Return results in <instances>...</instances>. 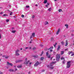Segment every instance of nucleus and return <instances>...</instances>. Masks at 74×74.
Returning a JSON list of instances; mask_svg holds the SVG:
<instances>
[{
	"label": "nucleus",
	"mask_w": 74,
	"mask_h": 74,
	"mask_svg": "<svg viewBox=\"0 0 74 74\" xmlns=\"http://www.w3.org/2000/svg\"><path fill=\"white\" fill-rule=\"evenodd\" d=\"M70 63H71V62L70 61H69L67 62L66 65V68H67L68 69L70 67V66H71V64Z\"/></svg>",
	"instance_id": "nucleus-1"
},
{
	"label": "nucleus",
	"mask_w": 74,
	"mask_h": 74,
	"mask_svg": "<svg viewBox=\"0 0 74 74\" xmlns=\"http://www.w3.org/2000/svg\"><path fill=\"white\" fill-rule=\"evenodd\" d=\"M56 60H57V61H58H58H59V59H60V56L59 55L57 54L56 56Z\"/></svg>",
	"instance_id": "nucleus-2"
},
{
	"label": "nucleus",
	"mask_w": 74,
	"mask_h": 74,
	"mask_svg": "<svg viewBox=\"0 0 74 74\" xmlns=\"http://www.w3.org/2000/svg\"><path fill=\"white\" fill-rule=\"evenodd\" d=\"M40 64V63L38 62V61H37L36 63L34 64V66H37L38 65Z\"/></svg>",
	"instance_id": "nucleus-3"
},
{
	"label": "nucleus",
	"mask_w": 74,
	"mask_h": 74,
	"mask_svg": "<svg viewBox=\"0 0 74 74\" xmlns=\"http://www.w3.org/2000/svg\"><path fill=\"white\" fill-rule=\"evenodd\" d=\"M23 60H18L16 61V63H19L20 62H22Z\"/></svg>",
	"instance_id": "nucleus-4"
},
{
	"label": "nucleus",
	"mask_w": 74,
	"mask_h": 74,
	"mask_svg": "<svg viewBox=\"0 0 74 74\" xmlns=\"http://www.w3.org/2000/svg\"><path fill=\"white\" fill-rule=\"evenodd\" d=\"M56 63V62H52L50 63V66H53V64H55V63Z\"/></svg>",
	"instance_id": "nucleus-5"
},
{
	"label": "nucleus",
	"mask_w": 74,
	"mask_h": 74,
	"mask_svg": "<svg viewBox=\"0 0 74 74\" xmlns=\"http://www.w3.org/2000/svg\"><path fill=\"white\" fill-rule=\"evenodd\" d=\"M7 64L8 65H10V66H12L13 64H12L10 63L9 62H7Z\"/></svg>",
	"instance_id": "nucleus-6"
},
{
	"label": "nucleus",
	"mask_w": 74,
	"mask_h": 74,
	"mask_svg": "<svg viewBox=\"0 0 74 74\" xmlns=\"http://www.w3.org/2000/svg\"><path fill=\"white\" fill-rule=\"evenodd\" d=\"M29 62H30V61L28 60V61L27 62H24V64H28L29 63Z\"/></svg>",
	"instance_id": "nucleus-7"
},
{
	"label": "nucleus",
	"mask_w": 74,
	"mask_h": 74,
	"mask_svg": "<svg viewBox=\"0 0 74 74\" xmlns=\"http://www.w3.org/2000/svg\"><path fill=\"white\" fill-rule=\"evenodd\" d=\"M66 44H65V47H67V46L68 45V42H67V40L66 41Z\"/></svg>",
	"instance_id": "nucleus-8"
},
{
	"label": "nucleus",
	"mask_w": 74,
	"mask_h": 74,
	"mask_svg": "<svg viewBox=\"0 0 74 74\" xmlns=\"http://www.w3.org/2000/svg\"><path fill=\"white\" fill-rule=\"evenodd\" d=\"M60 32V29H59L57 32V33H56L57 35H58V34Z\"/></svg>",
	"instance_id": "nucleus-9"
},
{
	"label": "nucleus",
	"mask_w": 74,
	"mask_h": 74,
	"mask_svg": "<svg viewBox=\"0 0 74 74\" xmlns=\"http://www.w3.org/2000/svg\"><path fill=\"white\" fill-rule=\"evenodd\" d=\"M60 46H58V47L57 49V51H59V50L60 49Z\"/></svg>",
	"instance_id": "nucleus-10"
},
{
	"label": "nucleus",
	"mask_w": 74,
	"mask_h": 74,
	"mask_svg": "<svg viewBox=\"0 0 74 74\" xmlns=\"http://www.w3.org/2000/svg\"><path fill=\"white\" fill-rule=\"evenodd\" d=\"M64 54V51H61V55H63Z\"/></svg>",
	"instance_id": "nucleus-11"
},
{
	"label": "nucleus",
	"mask_w": 74,
	"mask_h": 74,
	"mask_svg": "<svg viewBox=\"0 0 74 74\" xmlns=\"http://www.w3.org/2000/svg\"><path fill=\"white\" fill-rule=\"evenodd\" d=\"M3 16H8V15L7 14H4L3 15Z\"/></svg>",
	"instance_id": "nucleus-12"
},
{
	"label": "nucleus",
	"mask_w": 74,
	"mask_h": 74,
	"mask_svg": "<svg viewBox=\"0 0 74 74\" xmlns=\"http://www.w3.org/2000/svg\"><path fill=\"white\" fill-rule=\"evenodd\" d=\"M9 71L10 72H13V71H14V70L11 69H10L9 70Z\"/></svg>",
	"instance_id": "nucleus-13"
},
{
	"label": "nucleus",
	"mask_w": 74,
	"mask_h": 74,
	"mask_svg": "<svg viewBox=\"0 0 74 74\" xmlns=\"http://www.w3.org/2000/svg\"><path fill=\"white\" fill-rule=\"evenodd\" d=\"M49 53V51H47L46 53V56H48Z\"/></svg>",
	"instance_id": "nucleus-14"
},
{
	"label": "nucleus",
	"mask_w": 74,
	"mask_h": 74,
	"mask_svg": "<svg viewBox=\"0 0 74 74\" xmlns=\"http://www.w3.org/2000/svg\"><path fill=\"white\" fill-rule=\"evenodd\" d=\"M32 37H34L35 36V33H33L32 34Z\"/></svg>",
	"instance_id": "nucleus-15"
},
{
	"label": "nucleus",
	"mask_w": 74,
	"mask_h": 74,
	"mask_svg": "<svg viewBox=\"0 0 74 74\" xmlns=\"http://www.w3.org/2000/svg\"><path fill=\"white\" fill-rule=\"evenodd\" d=\"M44 4H45V3H47V0H45L44 1Z\"/></svg>",
	"instance_id": "nucleus-16"
},
{
	"label": "nucleus",
	"mask_w": 74,
	"mask_h": 74,
	"mask_svg": "<svg viewBox=\"0 0 74 74\" xmlns=\"http://www.w3.org/2000/svg\"><path fill=\"white\" fill-rule=\"evenodd\" d=\"M16 55L19 56V54L18 53L16 52Z\"/></svg>",
	"instance_id": "nucleus-17"
},
{
	"label": "nucleus",
	"mask_w": 74,
	"mask_h": 74,
	"mask_svg": "<svg viewBox=\"0 0 74 74\" xmlns=\"http://www.w3.org/2000/svg\"><path fill=\"white\" fill-rule=\"evenodd\" d=\"M50 49H53V46L50 47V48L48 49L49 50Z\"/></svg>",
	"instance_id": "nucleus-18"
},
{
	"label": "nucleus",
	"mask_w": 74,
	"mask_h": 74,
	"mask_svg": "<svg viewBox=\"0 0 74 74\" xmlns=\"http://www.w3.org/2000/svg\"><path fill=\"white\" fill-rule=\"evenodd\" d=\"M48 22L47 21H46L45 22V25H48Z\"/></svg>",
	"instance_id": "nucleus-19"
},
{
	"label": "nucleus",
	"mask_w": 74,
	"mask_h": 74,
	"mask_svg": "<svg viewBox=\"0 0 74 74\" xmlns=\"http://www.w3.org/2000/svg\"><path fill=\"white\" fill-rule=\"evenodd\" d=\"M65 26L66 27V28H68V27H69V25H68L67 24H65Z\"/></svg>",
	"instance_id": "nucleus-20"
},
{
	"label": "nucleus",
	"mask_w": 74,
	"mask_h": 74,
	"mask_svg": "<svg viewBox=\"0 0 74 74\" xmlns=\"http://www.w3.org/2000/svg\"><path fill=\"white\" fill-rule=\"evenodd\" d=\"M44 60V57H41L40 58V60Z\"/></svg>",
	"instance_id": "nucleus-21"
},
{
	"label": "nucleus",
	"mask_w": 74,
	"mask_h": 74,
	"mask_svg": "<svg viewBox=\"0 0 74 74\" xmlns=\"http://www.w3.org/2000/svg\"><path fill=\"white\" fill-rule=\"evenodd\" d=\"M71 53H73V52H72V51H69L68 52V54L69 55H70V54Z\"/></svg>",
	"instance_id": "nucleus-22"
},
{
	"label": "nucleus",
	"mask_w": 74,
	"mask_h": 74,
	"mask_svg": "<svg viewBox=\"0 0 74 74\" xmlns=\"http://www.w3.org/2000/svg\"><path fill=\"white\" fill-rule=\"evenodd\" d=\"M65 62V60L64 59L63 61H62V64H64Z\"/></svg>",
	"instance_id": "nucleus-23"
},
{
	"label": "nucleus",
	"mask_w": 74,
	"mask_h": 74,
	"mask_svg": "<svg viewBox=\"0 0 74 74\" xmlns=\"http://www.w3.org/2000/svg\"><path fill=\"white\" fill-rule=\"evenodd\" d=\"M17 67H18V68H22V66H17Z\"/></svg>",
	"instance_id": "nucleus-24"
},
{
	"label": "nucleus",
	"mask_w": 74,
	"mask_h": 74,
	"mask_svg": "<svg viewBox=\"0 0 74 74\" xmlns=\"http://www.w3.org/2000/svg\"><path fill=\"white\" fill-rule=\"evenodd\" d=\"M34 58H38V56H34Z\"/></svg>",
	"instance_id": "nucleus-25"
},
{
	"label": "nucleus",
	"mask_w": 74,
	"mask_h": 74,
	"mask_svg": "<svg viewBox=\"0 0 74 74\" xmlns=\"http://www.w3.org/2000/svg\"><path fill=\"white\" fill-rule=\"evenodd\" d=\"M47 58H49V59H50V58H51V55H50L48 56Z\"/></svg>",
	"instance_id": "nucleus-26"
},
{
	"label": "nucleus",
	"mask_w": 74,
	"mask_h": 74,
	"mask_svg": "<svg viewBox=\"0 0 74 74\" xmlns=\"http://www.w3.org/2000/svg\"><path fill=\"white\" fill-rule=\"evenodd\" d=\"M19 50H18V49H17V50H16V52H17V53H18V52H19Z\"/></svg>",
	"instance_id": "nucleus-27"
},
{
	"label": "nucleus",
	"mask_w": 74,
	"mask_h": 74,
	"mask_svg": "<svg viewBox=\"0 0 74 74\" xmlns=\"http://www.w3.org/2000/svg\"><path fill=\"white\" fill-rule=\"evenodd\" d=\"M12 33H15V32H16V31H15V30H14V31L13 30V31H12Z\"/></svg>",
	"instance_id": "nucleus-28"
},
{
	"label": "nucleus",
	"mask_w": 74,
	"mask_h": 74,
	"mask_svg": "<svg viewBox=\"0 0 74 74\" xmlns=\"http://www.w3.org/2000/svg\"><path fill=\"white\" fill-rule=\"evenodd\" d=\"M48 10L49 11H51V8H49L48 9Z\"/></svg>",
	"instance_id": "nucleus-29"
},
{
	"label": "nucleus",
	"mask_w": 74,
	"mask_h": 74,
	"mask_svg": "<svg viewBox=\"0 0 74 74\" xmlns=\"http://www.w3.org/2000/svg\"><path fill=\"white\" fill-rule=\"evenodd\" d=\"M64 59V58L63 57H61V60H63Z\"/></svg>",
	"instance_id": "nucleus-30"
},
{
	"label": "nucleus",
	"mask_w": 74,
	"mask_h": 74,
	"mask_svg": "<svg viewBox=\"0 0 74 74\" xmlns=\"http://www.w3.org/2000/svg\"><path fill=\"white\" fill-rule=\"evenodd\" d=\"M53 68H54V67H50V69H53Z\"/></svg>",
	"instance_id": "nucleus-31"
},
{
	"label": "nucleus",
	"mask_w": 74,
	"mask_h": 74,
	"mask_svg": "<svg viewBox=\"0 0 74 74\" xmlns=\"http://www.w3.org/2000/svg\"><path fill=\"white\" fill-rule=\"evenodd\" d=\"M9 58V56H6L5 57V59H8Z\"/></svg>",
	"instance_id": "nucleus-32"
},
{
	"label": "nucleus",
	"mask_w": 74,
	"mask_h": 74,
	"mask_svg": "<svg viewBox=\"0 0 74 74\" xmlns=\"http://www.w3.org/2000/svg\"><path fill=\"white\" fill-rule=\"evenodd\" d=\"M10 15H12V12H10Z\"/></svg>",
	"instance_id": "nucleus-33"
},
{
	"label": "nucleus",
	"mask_w": 74,
	"mask_h": 74,
	"mask_svg": "<svg viewBox=\"0 0 74 74\" xmlns=\"http://www.w3.org/2000/svg\"><path fill=\"white\" fill-rule=\"evenodd\" d=\"M32 49H33V50H35V49H36V48L34 47V48H33Z\"/></svg>",
	"instance_id": "nucleus-34"
},
{
	"label": "nucleus",
	"mask_w": 74,
	"mask_h": 74,
	"mask_svg": "<svg viewBox=\"0 0 74 74\" xmlns=\"http://www.w3.org/2000/svg\"><path fill=\"white\" fill-rule=\"evenodd\" d=\"M6 22H9V20L6 19Z\"/></svg>",
	"instance_id": "nucleus-35"
},
{
	"label": "nucleus",
	"mask_w": 74,
	"mask_h": 74,
	"mask_svg": "<svg viewBox=\"0 0 74 74\" xmlns=\"http://www.w3.org/2000/svg\"><path fill=\"white\" fill-rule=\"evenodd\" d=\"M26 7L27 8H29V7H30V6H26Z\"/></svg>",
	"instance_id": "nucleus-36"
},
{
	"label": "nucleus",
	"mask_w": 74,
	"mask_h": 74,
	"mask_svg": "<svg viewBox=\"0 0 74 74\" xmlns=\"http://www.w3.org/2000/svg\"><path fill=\"white\" fill-rule=\"evenodd\" d=\"M64 42H61V44H62V45H63V44H64Z\"/></svg>",
	"instance_id": "nucleus-37"
},
{
	"label": "nucleus",
	"mask_w": 74,
	"mask_h": 74,
	"mask_svg": "<svg viewBox=\"0 0 74 74\" xmlns=\"http://www.w3.org/2000/svg\"><path fill=\"white\" fill-rule=\"evenodd\" d=\"M62 11V10L61 9H59V12H61Z\"/></svg>",
	"instance_id": "nucleus-38"
},
{
	"label": "nucleus",
	"mask_w": 74,
	"mask_h": 74,
	"mask_svg": "<svg viewBox=\"0 0 74 74\" xmlns=\"http://www.w3.org/2000/svg\"><path fill=\"white\" fill-rule=\"evenodd\" d=\"M52 51H53V50H52V49L50 50V51H49L50 52H52Z\"/></svg>",
	"instance_id": "nucleus-39"
},
{
	"label": "nucleus",
	"mask_w": 74,
	"mask_h": 74,
	"mask_svg": "<svg viewBox=\"0 0 74 74\" xmlns=\"http://www.w3.org/2000/svg\"><path fill=\"white\" fill-rule=\"evenodd\" d=\"M21 16L22 18H24V15H21Z\"/></svg>",
	"instance_id": "nucleus-40"
},
{
	"label": "nucleus",
	"mask_w": 74,
	"mask_h": 74,
	"mask_svg": "<svg viewBox=\"0 0 74 74\" xmlns=\"http://www.w3.org/2000/svg\"><path fill=\"white\" fill-rule=\"evenodd\" d=\"M44 71H45V70H43L42 71V72H44Z\"/></svg>",
	"instance_id": "nucleus-41"
},
{
	"label": "nucleus",
	"mask_w": 74,
	"mask_h": 74,
	"mask_svg": "<svg viewBox=\"0 0 74 74\" xmlns=\"http://www.w3.org/2000/svg\"><path fill=\"white\" fill-rule=\"evenodd\" d=\"M43 51H42V54L41 55H40V56H41V55H42L43 54Z\"/></svg>",
	"instance_id": "nucleus-42"
},
{
	"label": "nucleus",
	"mask_w": 74,
	"mask_h": 74,
	"mask_svg": "<svg viewBox=\"0 0 74 74\" xmlns=\"http://www.w3.org/2000/svg\"><path fill=\"white\" fill-rule=\"evenodd\" d=\"M1 38V34L0 33V38Z\"/></svg>",
	"instance_id": "nucleus-43"
},
{
	"label": "nucleus",
	"mask_w": 74,
	"mask_h": 74,
	"mask_svg": "<svg viewBox=\"0 0 74 74\" xmlns=\"http://www.w3.org/2000/svg\"><path fill=\"white\" fill-rule=\"evenodd\" d=\"M28 47H25V49H28Z\"/></svg>",
	"instance_id": "nucleus-44"
},
{
	"label": "nucleus",
	"mask_w": 74,
	"mask_h": 74,
	"mask_svg": "<svg viewBox=\"0 0 74 74\" xmlns=\"http://www.w3.org/2000/svg\"><path fill=\"white\" fill-rule=\"evenodd\" d=\"M71 55H72V56H73V55H74V53H73Z\"/></svg>",
	"instance_id": "nucleus-45"
},
{
	"label": "nucleus",
	"mask_w": 74,
	"mask_h": 74,
	"mask_svg": "<svg viewBox=\"0 0 74 74\" xmlns=\"http://www.w3.org/2000/svg\"><path fill=\"white\" fill-rule=\"evenodd\" d=\"M34 18V16H32V18Z\"/></svg>",
	"instance_id": "nucleus-46"
},
{
	"label": "nucleus",
	"mask_w": 74,
	"mask_h": 74,
	"mask_svg": "<svg viewBox=\"0 0 74 74\" xmlns=\"http://www.w3.org/2000/svg\"><path fill=\"white\" fill-rule=\"evenodd\" d=\"M32 36H30V39H31V38H32Z\"/></svg>",
	"instance_id": "nucleus-47"
},
{
	"label": "nucleus",
	"mask_w": 74,
	"mask_h": 74,
	"mask_svg": "<svg viewBox=\"0 0 74 74\" xmlns=\"http://www.w3.org/2000/svg\"><path fill=\"white\" fill-rule=\"evenodd\" d=\"M54 46L55 48L56 47V45H54Z\"/></svg>",
	"instance_id": "nucleus-48"
},
{
	"label": "nucleus",
	"mask_w": 74,
	"mask_h": 74,
	"mask_svg": "<svg viewBox=\"0 0 74 74\" xmlns=\"http://www.w3.org/2000/svg\"><path fill=\"white\" fill-rule=\"evenodd\" d=\"M32 64V62H29V65H30L31 64Z\"/></svg>",
	"instance_id": "nucleus-49"
},
{
	"label": "nucleus",
	"mask_w": 74,
	"mask_h": 74,
	"mask_svg": "<svg viewBox=\"0 0 74 74\" xmlns=\"http://www.w3.org/2000/svg\"><path fill=\"white\" fill-rule=\"evenodd\" d=\"M27 58H26L25 59V61H26L25 62H26V61H27Z\"/></svg>",
	"instance_id": "nucleus-50"
},
{
	"label": "nucleus",
	"mask_w": 74,
	"mask_h": 74,
	"mask_svg": "<svg viewBox=\"0 0 74 74\" xmlns=\"http://www.w3.org/2000/svg\"><path fill=\"white\" fill-rule=\"evenodd\" d=\"M53 53L54 54H56V52H54Z\"/></svg>",
	"instance_id": "nucleus-51"
},
{
	"label": "nucleus",
	"mask_w": 74,
	"mask_h": 74,
	"mask_svg": "<svg viewBox=\"0 0 74 74\" xmlns=\"http://www.w3.org/2000/svg\"><path fill=\"white\" fill-rule=\"evenodd\" d=\"M3 73L1 72H0V74H3Z\"/></svg>",
	"instance_id": "nucleus-52"
},
{
	"label": "nucleus",
	"mask_w": 74,
	"mask_h": 74,
	"mask_svg": "<svg viewBox=\"0 0 74 74\" xmlns=\"http://www.w3.org/2000/svg\"><path fill=\"white\" fill-rule=\"evenodd\" d=\"M65 51H68V49H65Z\"/></svg>",
	"instance_id": "nucleus-53"
},
{
	"label": "nucleus",
	"mask_w": 74,
	"mask_h": 74,
	"mask_svg": "<svg viewBox=\"0 0 74 74\" xmlns=\"http://www.w3.org/2000/svg\"><path fill=\"white\" fill-rule=\"evenodd\" d=\"M32 49V47H30L29 48V49Z\"/></svg>",
	"instance_id": "nucleus-54"
},
{
	"label": "nucleus",
	"mask_w": 74,
	"mask_h": 74,
	"mask_svg": "<svg viewBox=\"0 0 74 74\" xmlns=\"http://www.w3.org/2000/svg\"><path fill=\"white\" fill-rule=\"evenodd\" d=\"M46 7H47V8L48 7V6L47 5H46Z\"/></svg>",
	"instance_id": "nucleus-55"
},
{
	"label": "nucleus",
	"mask_w": 74,
	"mask_h": 74,
	"mask_svg": "<svg viewBox=\"0 0 74 74\" xmlns=\"http://www.w3.org/2000/svg\"><path fill=\"white\" fill-rule=\"evenodd\" d=\"M53 38H51V40H53Z\"/></svg>",
	"instance_id": "nucleus-56"
},
{
	"label": "nucleus",
	"mask_w": 74,
	"mask_h": 74,
	"mask_svg": "<svg viewBox=\"0 0 74 74\" xmlns=\"http://www.w3.org/2000/svg\"><path fill=\"white\" fill-rule=\"evenodd\" d=\"M2 57H5V56H2Z\"/></svg>",
	"instance_id": "nucleus-57"
},
{
	"label": "nucleus",
	"mask_w": 74,
	"mask_h": 74,
	"mask_svg": "<svg viewBox=\"0 0 74 74\" xmlns=\"http://www.w3.org/2000/svg\"><path fill=\"white\" fill-rule=\"evenodd\" d=\"M47 5H49V3H47Z\"/></svg>",
	"instance_id": "nucleus-58"
},
{
	"label": "nucleus",
	"mask_w": 74,
	"mask_h": 74,
	"mask_svg": "<svg viewBox=\"0 0 74 74\" xmlns=\"http://www.w3.org/2000/svg\"><path fill=\"white\" fill-rule=\"evenodd\" d=\"M52 58H53V57H51V59H51V60H52Z\"/></svg>",
	"instance_id": "nucleus-59"
},
{
	"label": "nucleus",
	"mask_w": 74,
	"mask_h": 74,
	"mask_svg": "<svg viewBox=\"0 0 74 74\" xmlns=\"http://www.w3.org/2000/svg\"><path fill=\"white\" fill-rule=\"evenodd\" d=\"M30 71H29L28 73V74H30Z\"/></svg>",
	"instance_id": "nucleus-60"
},
{
	"label": "nucleus",
	"mask_w": 74,
	"mask_h": 74,
	"mask_svg": "<svg viewBox=\"0 0 74 74\" xmlns=\"http://www.w3.org/2000/svg\"><path fill=\"white\" fill-rule=\"evenodd\" d=\"M2 54H0V56H2Z\"/></svg>",
	"instance_id": "nucleus-61"
},
{
	"label": "nucleus",
	"mask_w": 74,
	"mask_h": 74,
	"mask_svg": "<svg viewBox=\"0 0 74 74\" xmlns=\"http://www.w3.org/2000/svg\"><path fill=\"white\" fill-rule=\"evenodd\" d=\"M1 14H3V13L2 12H1Z\"/></svg>",
	"instance_id": "nucleus-62"
},
{
	"label": "nucleus",
	"mask_w": 74,
	"mask_h": 74,
	"mask_svg": "<svg viewBox=\"0 0 74 74\" xmlns=\"http://www.w3.org/2000/svg\"><path fill=\"white\" fill-rule=\"evenodd\" d=\"M15 71H16V70H17V69H15Z\"/></svg>",
	"instance_id": "nucleus-63"
},
{
	"label": "nucleus",
	"mask_w": 74,
	"mask_h": 74,
	"mask_svg": "<svg viewBox=\"0 0 74 74\" xmlns=\"http://www.w3.org/2000/svg\"><path fill=\"white\" fill-rule=\"evenodd\" d=\"M36 6H38V5H37V4H36Z\"/></svg>",
	"instance_id": "nucleus-64"
}]
</instances>
